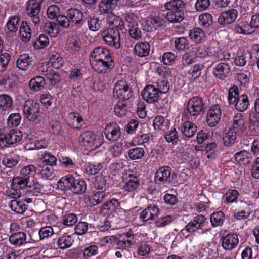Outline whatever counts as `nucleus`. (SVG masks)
<instances>
[{
    "label": "nucleus",
    "instance_id": "nucleus-1",
    "mask_svg": "<svg viewBox=\"0 0 259 259\" xmlns=\"http://www.w3.org/2000/svg\"><path fill=\"white\" fill-rule=\"evenodd\" d=\"M78 141L87 149L92 150L96 149L102 144V138L92 132L86 131L79 136Z\"/></svg>",
    "mask_w": 259,
    "mask_h": 259
},
{
    "label": "nucleus",
    "instance_id": "nucleus-2",
    "mask_svg": "<svg viewBox=\"0 0 259 259\" xmlns=\"http://www.w3.org/2000/svg\"><path fill=\"white\" fill-rule=\"evenodd\" d=\"M101 37L107 45L115 49L120 47V35L117 29L113 28L105 29L102 32Z\"/></svg>",
    "mask_w": 259,
    "mask_h": 259
},
{
    "label": "nucleus",
    "instance_id": "nucleus-3",
    "mask_svg": "<svg viewBox=\"0 0 259 259\" xmlns=\"http://www.w3.org/2000/svg\"><path fill=\"white\" fill-rule=\"evenodd\" d=\"M44 0H28L27 2L26 14L30 20L35 25L40 23L38 14Z\"/></svg>",
    "mask_w": 259,
    "mask_h": 259
},
{
    "label": "nucleus",
    "instance_id": "nucleus-4",
    "mask_svg": "<svg viewBox=\"0 0 259 259\" xmlns=\"http://www.w3.org/2000/svg\"><path fill=\"white\" fill-rule=\"evenodd\" d=\"M203 99L197 96L190 98L186 105L187 113L191 116L196 117L204 112Z\"/></svg>",
    "mask_w": 259,
    "mask_h": 259
},
{
    "label": "nucleus",
    "instance_id": "nucleus-5",
    "mask_svg": "<svg viewBox=\"0 0 259 259\" xmlns=\"http://www.w3.org/2000/svg\"><path fill=\"white\" fill-rule=\"evenodd\" d=\"M23 112L30 121H35L39 116V104L31 100H27L24 105Z\"/></svg>",
    "mask_w": 259,
    "mask_h": 259
},
{
    "label": "nucleus",
    "instance_id": "nucleus-6",
    "mask_svg": "<svg viewBox=\"0 0 259 259\" xmlns=\"http://www.w3.org/2000/svg\"><path fill=\"white\" fill-rule=\"evenodd\" d=\"M114 96L119 100L125 101L132 96V92L124 80L118 81L114 85Z\"/></svg>",
    "mask_w": 259,
    "mask_h": 259
},
{
    "label": "nucleus",
    "instance_id": "nucleus-7",
    "mask_svg": "<svg viewBox=\"0 0 259 259\" xmlns=\"http://www.w3.org/2000/svg\"><path fill=\"white\" fill-rule=\"evenodd\" d=\"M222 115L220 106L218 104L211 105L207 111L206 121L209 127H214L219 122Z\"/></svg>",
    "mask_w": 259,
    "mask_h": 259
},
{
    "label": "nucleus",
    "instance_id": "nucleus-8",
    "mask_svg": "<svg viewBox=\"0 0 259 259\" xmlns=\"http://www.w3.org/2000/svg\"><path fill=\"white\" fill-rule=\"evenodd\" d=\"M168 166L159 168L156 172L155 181L158 184H164L171 182L174 179V174Z\"/></svg>",
    "mask_w": 259,
    "mask_h": 259
},
{
    "label": "nucleus",
    "instance_id": "nucleus-9",
    "mask_svg": "<svg viewBox=\"0 0 259 259\" xmlns=\"http://www.w3.org/2000/svg\"><path fill=\"white\" fill-rule=\"evenodd\" d=\"M120 207V202L117 198H112L103 203L101 208V213L105 216L113 215Z\"/></svg>",
    "mask_w": 259,
    "mask_h": 259
},
{
    "label": "nucleus",
    "instance_id": "nucleus-10",
    "mask_svg": "<svg viewBox=\"0 0 259 259\" xmlns=\"http://www.w3.org/2000/svg\"><path fill=\"white\" fill-rule=\"evenodd\" d=\"M206 219L203 215L200 214L194 217L182 230L189 233H193L199 229L202 228L206 222Z\"/></svg>",
    "mask_w": 259,
    "mask_h": 259
},
{
    "label": "nucleus",
    "instance_id": "nucleus-11",
    "mask_svg": "<svg viewBox=\"0 0 259 259\" xmlns=\"http://www.w3.org/2000/svg\"><path fill=\"white\" fill-rule=\"evenodd\" d=\"M143 99L149 103H153L158 101L160 94L154 85L146 86L142 92Z\"/></svg>",
    "mask_w": 259,
    "mask_h": 259
},
{
    "label": "nucleus",
    "instance_id": "nucleus-12",
    "mask_svg": "<svg viewBox=\"0 0 259 259\" xmlns=\"http://www.w3.org/2000/svg\"><path fill=\"white\" fill-rule=\"evenodd\" d=\"M158 207L154 205H150L145 208L140 214V219L143 222L153 220L159 214Z\"/></svg>",
    "mask_w": 259,
    "mask_h": 259
},
{
    "label": "nucleus",
    "instance_id": "nucleus-13",
    "mask_svg": "<svg viewBox=\"0 0 259 259\" xmlns=\"http://www.w3.org/2000/svg\"><path fill=\"white\" fill-rule=\"evenodd\" d=\"M90 60H112L109 50L105 47H97L91 53Z\"/></svg>",
    "mask_w": 259,
    "mask_h": 259
},
{
    "label": "nucleus",
    "instance_id": "nucleus-14",
    "mask_svg": "<svg viewBox=\"0 0 259 259\" xmlns=\"http://www.w3.org/2000/svg\"><path fill=\"white\" fill-rule=\"evenodd\" d=\"M239 242L236 234H228L222 238V246L226 250H231L235 248Z\"/></svg>",
    "mask_w": 259,
    "mask_h": 259
},
{
    "label": "nucleus",
    "instance_id": "nucleus-15",
    "mask_svg": "<svg viewBox=\"0 0 259 259\" xmlns=\"http://www.w3.org/2000/svg\"><path fill=\"white\" fill-rule=\"evenodd\" d=\"M106 138L109 141L117 140L120 136L121 132L119 125L116 123L107 125L104 130Z\"/></svg>",
    "mask_w": 259,
    "mask_h": 259
},
{
    "label": "nucleus",
    "instance_id": "nucleus-16",
    "mask_svg": "<svg viewBox=\"0 0 259 259\" xmlns=\"http://www.w3.org/2000/svg\"><path fill=\"white\" fill-rule=\"evenodd\" d=\"M238 15L237 11L235 9L229 10L221 13L218 18V22L221 25H227L232 23L236 20Z\"/></svg>",
    "mask_w": 259,
    "mask_h": 259
},
{
    "label": "nucleus",
    "instance_id": "nucleus-17",
    "mask_svg": "<svg viewBox=\"0 0 259 259\" xmlns=\"http://www.w3.org/2000/svg\"><path fill=\"white\" fill-rule=\"evenodd\" d=\"M98 248L96 245H90L83 249L78 250L75 259H87L97 255Z\"/></svg>",
    "mask_w": 259,
    "mask_h": 259
},
{
    "label": "nucleus",
    "instance_id": "nucleus-18",
    "mask_svg": "<svg viewBox=\"0 0 259 259\" xmlns=\"http://www.w3.org/2000/svg\"><path fill=\"white\" fill-rule=\"evenodd\" d=\"M91 65L93 68L99 73H105L110 68L112 60H90Z\"/></svg>",
    "mask_w": 259,
    "mask_h": 259
},
{
    "label": "nucleus",
    "instance_id": "nucleus-19",
    "mask_svg": "<svg viewBox=\"0 0 259 259\" xmlns=\"http://www.w3.org/2000/svg\"><path fill=\"white\" fill-rule=\"evenodd\" d=\"M105 197L104 191H95L85 198V202L90 206H95L101 203Z\"/></svg>",
    "mask_w": 259,
    "mask_h": 259
},
{
    "label": "nucleus",
    "instance_id": "nucleus-20",
    "mask_svg": "<svg viewBox=\"0 0 259 259\" xmlns=\"http://www.w3.org/2000/svg\"><path fill=\"white\" fill-rule=\"evenodd\" d=\"M75 177L71 175H67L62 177L57 182V187L62 191L71 190Z\"/></svg>",
    "mask_w": 259,
    "mask_h": 259
},
{
    "label": "nucleus",
    "instance_id": "nucleus-21",
    "mask_svg": "<svg viewBox=\"0 0 259 259\" xmlns=\"http://www.w3.org/2000/svg\"><path fill=\"white\" fill-rule=\"evenodd\" d=\"M189 37L190 40L195 44H199L204 41L205 33L199 28H194L189 31Z\"/></svg>",
    "mask_w": 259,
    "mask_h": 259
},
{
    "label": "nucleus",
    "instance_id": "nucleus-22",
    "mask_svg": "<svg viewBox=\"0 0 259 259\" xmlns=\"http://www.w3.org/2000/svg\"><path fill=\"white\" fill-rule=\"evenodd\" d=\"M67 122L70 126L77 129L80 128L84 123L82 117L75 112H70L68 114Z\"/></svg>",
    "mask_w": 259,
    "mask_h": 259
},
{
    "label": "nucleus",
    "instance_id": "nucleus-23",
    "mask_svg": "<svg viewBox=\"0 0 259 259\" xmlns=\"http://www.w3.org/2000/svg\"><path fill=\"white\" fill-rule=\"evenodd\" d=\"M230 71V67L228 64L221 63L213 69V73L216 77L223 80L228 76Z\"/></svg>",
    "mask_w": 259,
    "mask_h": 259
},
{
    "label": "nucleus",
    "instance_id": "nucleus-24",
    "mask_svg": "<svg viewBox=\"0 0 259 259\" xmlns=\"http://www.w3.org/2000/svg\"><path fill=\"white\" fill-rule=\"evenodd\" d=\"M10 243L16 246L20 247L26 243V234L23 232H18L12 234L9 237Z\"/></svg>",
    "mask_w": 259,
    "mask_h": 259
},
{
    "label": "nucleus",
    "instance_id": "nucleus-25",
    "mask_svg": "<svg viewBox=\"0 0 259 259\" xmlns=\"http://www.w3.org/2000/svg\"><path fill=\"white\" fill-rule=\"evenodd\" d=\"M33 61L32 57L28 54H23L19 56L16 61L17 67L22 70H26L31 65Z\"/></svg>",
    "mask_w": 259,
    "mask_h": 259
},
{
    "label": "nucleus",
    "instance_id": "nucleus-26",
    "mask_svg": "<svg viewBox=\"0 0 259 259\" xmlns=\"http://www.w3.org/2000/svg\"><path fill=\"white\" fill-rule=\"evenodd\" d=\"M150 51V45L147 42H140L137 43L134 47L135 54L140 57L148 56Z\"/></svg>",
    "mask_w": 259,
    "mask_h": 259
},
{
    "label": "nucleus",
    "instance_id": "nucleus-27",
    "mask_svg": "<svg viewBox=\"0 0 259 259\" xmlns=\"http://www.w3.org/2000/svg\"><path fill=\"white\" fill-rule=\"evenodd\" d=\"M74 240L71 235L64 234L58 238L56 245L59 249L64 250L70 248Z\"/></svg>",
    "mask_w": 259,
    "mask_h": 259
},
{
    "label": "nucleus",
    "instance_id": "nucleus-28",
    "mask_svg": "<svg viewBox=\"0 0 259 259\" xmlns=\"http://www.w3.org/2000/svg\"><path fill=\"white\" fill-rule=\"evenodd\" d=\"M19 33L21 40L24 42H28L31 37V30L26 21H23L19 29Z\"/></svg>",
    "mask_w": 259,
    "mask_h": 259
},
{
    "label": "nucleus",
    "instance_id": "nucleus-29",
    "mask_svg": "<svg viewBox=\"0 0 259 259\" xmlns=\"http://www.w3.org/2000/svg\"><path fill=\"white\" fill-rule=\"evenodd\" d=\"M249 99L247 95L246 94H242L235 101L233 105H235L236 110L243 112L245 111L249 106Z\"/></svg>",
    "mask_w": 259,
    "mask_h": 259
},
{
    "label": "nucleus",
    "instance_id": "nucleus-30",
    "mask_svg": "<svg viewBox=\"0 0 259 259\" xmlns=\"http://www.w3.org/2000/svg\"><path fill=\"white\" fill-rule=\"evenodd\" d=\"M181 131L188 138L193 137L197 131V126L190 121H186L181 126Z\"/></svg>",
    "mask_w": 259,
    "mask_h": 259
},
{
    "label": "nucleus",
    "instance_id": "nucleus-31",
    "mask_svg": "<svg viewBox=\"0 0 259 259\" xmlns=\"http://www.w3.org/2000/svg\"><path fill=\"white\" fill-rule=\"evenodd\" d=\"M164 7L169 11H182L185 7V3L182 0H170L164 4Z\"/></svg>",
    "mask_w": 259,
    "mask_h": 259
},
{
    "label": "nucleus",
    "instance_id": "nucleus-32",
    "mask_svg": "<svg viewBox=\"0 0 259 259\" xmlns=\"http://www.w3.org/2000/svg\"><path fill=\"white\" fill-rule=\"evenodd\" d=\"M30 89L35 92L41 90L46 85L45 78L40 76L33 77L29 81Z\"/></svg>",
    "mask_w": 259,
    "mask_h": 259
},
{
    "label": "nucleus",
    "instance_id": "nucleus-33",
    "mask_svg": "<svg viewBox=\"0 0 259 259\" xmlns=\"http://www.w3.org/2000/svg\"><path fill=\"white\" fill-rule=\"evenodd\" d=\"M244 116L241 114H235L232 120V128L237 132H242L245 126Z\"/></svg>",
    "mask_w": 259,
    "mask_h": 259
},
{
    "label": "nucleus",
    "instance_id": "nucleus-34",
    "mask_svg": "<svg viewBox=\"0 0 259 259\" xmlns=\"http://www.w3.org/2000/svg\"><path fill=\"white\" fill-rule=\"evenodd\" d=\"M235 30L237 33L244 35L250 34L254 32L250 24L246 21H241L236 24Z\"/></svg>",
    "mask_w": 259,
    "mask_h": 259
},
{
    "label": "nucleus",
    "instance_id": "nucleus-35",
    "mask_svg": "<svg viewBox=\"0 0 259 259\" xmlns=\"http://www.w3.org/2000/svg\"><path fill=\"white\" fill-rule=\"evenodd\" d=\"M237 132L231 128L225 130L223 135L224 144L226 146H230L234 144L236 139Z\"/></svg>",
    "mask_w": 259,
    "mask_h": 259
},
{
    "label": "nucleus",
    "instance_id": "nucleus-36",
    "mask_svg": "<svg viewBox=\"0 0 259 259\" xmlns=\"http://www.w3.org/2000/svg\"><path fill=\"white\" fill-rule=\"evenodd\" d=\"M87 189V184L85 181L81 179H75L74 181L71 191L74 194H82Z\"/></svg>",
    "mask_w": 259,
    "mask_h": 259
},
{
    "label": "nucleus",
    "instance_id": "nucleus-37",
    "mask_svg": "<svg viewBox=\"0 0 259 259\" xmlns=\"http://www.w3.org/2000/svg\"><path fill=\"white\" fill-rule=\"evenodd\" d=\"M9 206L12 211L19 214L23 213L27 209L26 205L24 202L16 199L10 201Z\"/></svg>",
    "mask_w": 259,
    "mask_h": 259
},
{
    "label": "nucleus",
    "instance_id": "nucleus-38",
    "mask_svg": "<svg viewBox=\"0 0 259 259\" xmlns=\"http://www.w3.org/2000/svg\"><path fill=\"white\" fill-rule=\"evenodd\" d=\"M67 16L69 19L75 24H80L82 21L83 14L77 9H70L67 12Z\"/></svg>",
    "mask_w": 259,
    "mask_h": 259
},
{
    "label": "nucleus",
    "instance_id": "nucleus-39",
    "mask_svg": "<svg viewBox=\"0 0 259 259\" xmlns=\"http://www.w3.org/2000/svg\"><path fill=\"white\" fill-rule=\"evenodd\" d=\"M29 183V181L27 180V178H25L19 175L18 177L13 178L11 186L20 190V189L28 187Z\"/></svg>",
    "mask_w": 259,
    "mask_h": 259
},
{
    "label": "nucleus",
    "instance_id": "nucleus-40",
    "mask_svg": "<svg viewBox=\"0 0 259 259\" xmlns=\"http://www.w3.org/2000/svg\"><path fill=\"white\" fill-rule=\"evenodd\" d=\"M165 18L169 22L178 23L181 22L184 17L182 11H170L167 13Z\"/></svg>",
    "mask_w": 259,
    "mask_h": 259
},
{
    "label": "nucleus",
    "instance_id": "nucleus-41",
    "mask_svg": "<svg viewBox=\"0 0 259 259\" xmlns=\"http://www.w3.org/2000/svg\"><path fill=\"white\" fill-rule=\"evenodd\" d=\"M169 122L162 116L159 115L156 117L153 122V125L155 130L164 131L169 126Z\"/></svg>",
    "mask_w": 259,
    "mask_h": 259
},
{
    "label": "nucleus",
    "instance_id": "nucleus-42",
    "mask_svg": "<svg viewBox=\"0 0 259 259\" xmlns=\"http://www.w3.org/2000/svg\"><path fill=\"white\" fill-rule=\"evenodd\" d=\"M196 54L200 57L212 56L215 52V49L209 46L202 45L196 48Z\"/></svg>",
    "mask_w": 259,
    "mask_h": 259
},
{
    "label": "nucleus",
    "instance_id": "nucleus-43",
    "mask_svg": "<svg viewBox=\"0 0 259 259\" xmlns=\"http://www.w3.org/2000/svg\"><path fill=\"white\" fill-rule=\"evenodd\" d=\"M39 159L47 165L53 166L56 165L57 158L52 154L48 152H41L39 154Z\"/></svg>",
    "mask_w": 259,
    "mask_h": 259
},
{
    "label": "nucleus",
    "instance_id": "nucleus-44",
    "mask_svg": "<svg viewBox=\"0 0 259 259\" xmlns=\"http://www.w3.org/2000/svg\"><path fill=\"white\" fill-rule=\"evenodd\" d=\"M203 64L198 63L195 64L188 71V77L190 79H196L201 75V70L204 68Z\"/></svg>",
    "mask_w": 259,
    "mask_h": 259
},
{
    "label": "nucleus",
    "instance_id": "nucleus-45",
    "mask_svg": "<svg viewBox=\"0 0 259 259\" xmlns=\"http://www.w3.org/2000/svg\"><path fill=\"white\" fill-rule=\"evenodd\" d=\"M84 171L88 175H95L101 171L103 168V164L102 163H86L84 167Z\"/></svg>",
    "mask_w": 259,
    "mask_h": 259
},
{
    "label": "nucleus",
    "instance_id": "nucleus-46",
    "mask_svg": "<svg viewBox=\"0 0 259 259\" xmlns=\"http://www.w3.org/2000/svg\"><path fill=\"white\" fill-rule=\"evenodd\" d=\"M145 155V150L142 147H135L130 149L128 151V156L132 160L141 159Z\"/></svg>",
    "mask_w": 259,
    "mask_h": 259
},
{
    "label": "nucleus",
    "instance_id": "nucleus-47",
    "mask_svg": "<svg viewBox=\"0 0 259 259\" xmlns=\"http://www.w3.org/2000/svg\"><path fill=\"white\" fill-rule=\"evenodd\" d=\"M7 140L9 144H13L20 141L22 138V132L18 130H13L7 133Z\"/></svg>",
    "mask_w": 259,
    "mask_h": 259
},
{
    "label": "nucleus",
    "instance_id": "nucleus-48",
    "mask_svg": "<svg viewBox=\"0 0 259 259\" xmlns=\"http://www.w3.org/2000/svg\"><path fill=\"white\" fill-rule=\"evenodd\" d=\"M13 100L10 96L6 94L0 95V108L7 110L12 107Z\"/></svg>",
    "mask_w": 259,
    "mask_h": 259
},
{
    "label": "nucleus",
    "instance_id": "nucleus-49",
    "mask_svg": "<svg viewBox=\"0 0 259 259\" xmlns=\"http://www.w3.org/2000/svg\"><path fill=\"white\" fill-rule=\"evenodd\" d=\"M45 31L51 37H56L59 33V26L53 22L46 23L44 28Z\"/></svg>",
    "mask_w": 259,
    "mask_h": 259
},
{
    "label": "nucleus",
    "instance_id": "nucleus-50",
    "mask_svg": "<svg viewBox=\"0 0 259 259\" xmlns=\"http://www.w3.org/2000/svg\"><path fill=\"white\" fill-rule=\"evenodd\" d=\"M21 116L18 113L11 114L7 119V126L9 128L18 126L21 122Z\"/></svg>",
    "mask_w": 259,
    "mask_h": 259
},
{
    "label": "nucleus",
    "instance_id": "nucleus-51",
    "mask_svg": "<svg viewBox=\"0 0 259 259\" xmlns=\"http://www.w3.org/2000/svg\"><path fill=\"white\" fill-rule=\"evenodd\" d=\"M42 178L49 179L54 172V169L51 166L47 165H39L37 168Z\"/></svg>",
    "mask_w": 259,
    "mask_h": 259
},
{
    "label": "nucleus",
    "instance_id": "nucleus-52",
    "mask_svg": "<svg viewBox=\"0 0 259 259\" xmlns=\"http://www.w3.org/2000/svg\"><path fill=\"white\" fill-rule=\"evenodd\" d=\"M224 214L222 211L213 213L210 217V222L213 227L222 225L224 220Z\"/></svg>",
    "mask_w": 259,
    "mask_h": 259
},
{
    "label": "nucleus",
    "instance_id": "nucleus-53",
    "mask_svg": "<svg viewBox=\"0 0 259 259\" xmlns=\"http://www.w3.org/2000/svg\"><path fill=\"white\" fill-rule=\"evenodd\" d=\"M238 192L235 189L228 190L224 195L223 200L226 203H232L236 201L238 197Z\"/></svg>",
    "mask_w": 259,
    "mask_h": 259
},
{
    "label": "nucleus",
    "instance_id": "nucleus-54",
    "mask_svg": "<svg viewBox=\"0 0 259 259\" xmlns=\"http://www.w3.org/2000/svg\"><path fill=\"white\" fill-rule=\"evenodd\" d=\"M20 19L18 16H14L10 17L8 20L6 26L10 32H16L19 27Z\"/></svg>",
    "mask_w": 259,
    "mask_h": 259
},
{
    "label": "nucleus",
    "instance_id": "nucleus-55",
    "mask_svg": "<svg viewBox=\"0 0 259 259\" xmlns=\"http://www.w3.org/2000/svg\"><path fill=\"white\" fill-rule=\"evenodd\" d=\"M50 62L54 68L59 69L63 66L64 60L59 54L55 53L51 55Z\"/></svg>",
    "mask_w": 259,
    "mask_h": 259
},
{
    "label": "nucleus",
    "instance_id": "nucleus-56",
    "mask_svg": "<svg viewBox=\"0 0 259 259\" xmlns=\"http://www.w3.org/2000/svg\"><path fill=\"white\" fill-rule=\"evenodd\" d=\"M123 143L122 141L117 142L109 148V152L114 157H119L123 151Z\"/></svg>",
    "mask_w": 259,
    "mask_h": 259
},
{
    "label": "nucleus",
    "instance_id": "nucleus-57",
    "mask_svg": "<svg viewBox=\"0 0 259 259\" xmlns=\"http://www.w3.org/2000/svg\"><path fill=\"white\" fill-rule=\"evenodd\" d=\"M35 172L36 167L33 165H28L21 169L20 175L25 178H27V180L29 181L30 178H32Z\"/></svg>",
    "mask_w": 259,
    "mask_h": 259
},
{
    "label": "nucleus",
    "instance_id": "nucleus-58",
    "mask_svg": "<svg viewBox=\"0 0 259 259\" xmlns=\"http://www.w3.org/2000/svg\"><path fill=\"white\" fill-rule=\"evenodd\" d=\"M113 0H102L99 5V8L101 12L108 13L114 8Z\"/></svg>",
    "mask_w": 259,
    "mask_h": 259
},
{
    "label": "nucleus",
    "instance_id": "nucleus-59",
    "mask_svg": "<svg viewBox=\"0 0 259 259\" xmlns=\"http://www.w3.org/2000/svg\"><path fill=\"white\" fill-rule=\"evenodd\" d=\"M175 219V218L171 215H168L162 216L156 221L155 224L157 227H162L171 223Z\"/></svg>",
    "mask_w": 259,
    "mask_h": 259
},
{
    "label": "nucleus",
    "instance_id": "nucleus-60",
    "mask_svg": "<svg viewBox=\"0 0 259 259\" xmlns=\"http://www.w3.org/2000/svg\"><path fill=\"white\" fill-rule=\"evenodd\" d=\"M239 90L237 86L231 87L228 93V100L230 104L232 105L235 101L239 97Z\"/></svg>",
    "mask_w": 259,
    "mask_h": 259
},
{
    "label": "nucleus",
    "instance_id": "nucleus-61",
    "mask_svg": "<svg viewBox=\"0 0 259 259\" xmlns=\"http://www.w3.org/2000/svg\"><path fill=\"white\" fill-rule=\"evenodd\" d=\"M20 160V158L17 155L7 156L3 159L2 163L7 167L11 168L16 165Z\"/></svg>",
    "mask_w": 259,
    "mask_h": 259
},
{
    "label": "nucleus",
    "instance_id": "nucleus-62",
    "mask_svg": "<svg viewBox=\"0 0 259 259\" xmlns=\"http://www.w3.org/2000/svg\"><path fill=\"white\" fill-rule=\"evenodd\" d=\"M38 233L40 239L43 240L51 237L55 233V232L51 226H46L41 228Z\"/></svg>",
    "mask_w": 259,
    "mask_h": 259
},
{
    "label": "nucleus",
    "instance_id": "nucleus-63",
    "mask_svg": "<svg viewBox=\"0 0 259 259\" xmlns=\"http://www.w3.org/2000/svg\"><path fill=\"white\" fill-rule=\"evenodd\" d=\"M125 19L128 23V27L138 25V23L140 22V18L138 14L133 13L126 14L125 16Z\"/></svg>",
    "mask_w": 259,
    "mask_h": 259
},
{
    "label": "nucleus",
    "instance_id": "nucleus-64",
    "mask_svg": "<svg viewBox=\"0 0 259 259\" xmlns=\"http://www.w3.org/2000/svg\"><path fill=\"white\" fill-rule=\"evenodd\" d=\"M174 44L176 48L179 51L185 50L189 47L188 41L185 37L175 38Z\"/></svg>",
    "mask_w": 259,
    "mask_h": 259
}]
</instances>
